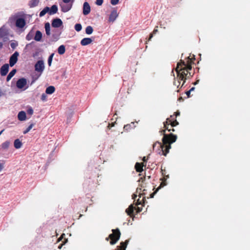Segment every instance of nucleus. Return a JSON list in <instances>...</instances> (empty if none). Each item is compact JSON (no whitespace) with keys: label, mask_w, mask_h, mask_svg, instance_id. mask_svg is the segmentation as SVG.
<instances>
[{"label":"nucleus","mask_w":250,"mask_h":250,"mask_svg":"<svg viewBox=\"0 0 250 250\" xmlns=\"http://www.w3.org/2000/svg\"><path fill=\"white\" fill-rule=\"evenodd\" d=\"M63 2L64 3H68L70 2H71V3H72V2H73L74 0H62Z\"/></svg>","instance_id":"nucleus-45"},{"label":"nucleus","mask_w":250,"mask_h":250,"mask_svg":"<svg viewBox=\"0 0 250 250\" xmlns=\"http://www.w3.org/2000/svg\"><path fill=\"white\" fill-rule=\"evenodd\" d=\"M44 28L45 31H50V23L49 22H46L45 23Z\"/></svg>","instance_id":"nucleus-36"},{"label":"nucleus","mask_w":250,"mask_h":250,"mask_svg":"<svg viewBox=\"0 0 250 250\" xmlns=\"http://www.w3.org/2000/svg\"><path fill=\"white\" fill-rule=\"evenodd\" d=\"M96 4L97 5L100 6L102 5L103 3V0H96Z\"/></svg>","instance_id":"nucleus-41"},{"label":"nucleus","mask_w":250,"mask_h":250,"mask_svg":"<svg viewBox=\"0 0 250 250\" xmlns=\"http://www.w3.org/2000/svg\"><path fill=\"white\" fill-rule=\"evenodd\" d=\"M195 88L194 87H192L190 90L189 91H190V92L193 91L194 90Z\"/></svg>","instance_id":"nucleus-57"},{"label":"nucleus","mask_w":250,"mask_h":250,"mask_svg":"<svg viewBox=\"0 0 250 250\" xmlns=\"http://www.w3.org/2000/svg\"><path fill=\"white\" fill-rule=\"evenodd\" d=\"M18 119L21 121H23L26 120V116L24 111H20L18 115Z\"/></svg>","instance_id":"nucleus-15"},{"label":"nucleus","mask_w":250,"mask_h":250,"mask_svg":"<svg viewBox=\"0 0 250 250\" xmlns=\"http://www.w3.org/2000/svg\"><path fill=\"white\" fill-rule=\"evenodd\" d=\"M58 11V7L56 5H52L51 8H49L48 13L49 15H53L56 13Z\"/></svg>","instance_id":"nucleus-18"},{"label":"nucleus","mask_w":250,"mask_h":250,"mask_svg":"<svg viewBox=\"0 0 250 250\" xmlns=\"http://www.w3.org/2000/svg\"><path fill=\"white\" fill-rule=\"evenodd\" d=\"M52 37L54 39V41H57L59 39V37L55 35H53Z\"/></svg>","instance_id":"nucleus-46"},{"label":"nucleus","mask_w":250,"mask_h":250,"mask_svg":"<svg viewBox=\"0 0 250 250\" xmlns=\"http://www.w3.org/2000/svg\"><path fill=\"white\" fill-rule=\"evenodd\" d=\"M119 0H111L110 3L112 5H115L119 3Z\"/></svg>","instance_id":"nucleus-40"},{"label":"nucleus","mask_w":250,"mask_h":250,"mask_svg":"<svg viewBox=\"0 0 250 250\" xmlns=\"http://www.w3.org/2000/svg\"><path fill=\"white\" fill-rule=\"evenodd\" d=\"M144 165L143 163H136L135 166L136 170L138 172H141L143 170Z\"/></svg>","instance_id":"nucleus-17"},{"label":"nucleus","mask_w":250,"mask_h":250,"mask_svg":"<svg viewBox=\"0 0 250 250\" xmlns=\"http://www.w3.org/2000/svg\"><path fill=\"white\" fill-rule=\"evenodd\" d=\"M2 95V93L1 92V91L0 90V97Z\"/></svg>","instance_id":"nucleus-62"},{"label":"nucleus","mask_w":250,"mask_h":250,"mask_svg":"<svg viewBox=\"0 0 250 250\" xmlns=\"http://www.w3.org/2000/svg\"><path fill=\"white\" fill-rule=\"evenodd\" d=\"M128 242V240H126L125 242H121L120 245L118 246L115 250H125Z\"/></svg>","instance_id":"nucleus-10"},{"label":"nucleus","mask_w":250,"mask_h":250,"mask_svg":"<svg viewBox=\"0 0 250 250\" xmlns=\"http://www.w3.org/2000/svg\"><path fill=\"white\" fill-rule=\"evenodd\" d=\"M8 34L7 30L2 27L0 28V38H4Z\"/></svg>","instance_id":"nucleus-20"},{"label":"nucleus","mask_w":250,"mask_h":250,"mask_svg":"<svg viewBox=\"0 0 250 250\" xmlns=\"http://www.w3.org/2000/svg\"><path fill=\"white\" fill-rule=\"evenodd\" d=\"M134 123H131L130 124H127L124 126V129L125 131H129L132 128V125H133Z\"/></svg>","instance_id":"nucleus-29"},{"label":"nucleus","mask_w":250,"mask_h":250,"mask_svg":"<svg viewBox=\"0 0 250 250\" xmlns=\"http://www.w3.org/2000/svg\"><path fill=\"white\" fill-rule=\"evenodd\" d=\"M45 32L47 36H49L50 35V31H45Z\"/></svg>","instance_id":"nucleus-51"},{"label":"nucleus","mask_w":250,"mask_h":250,"mask_svg":"<svg viewBox=\"0 0 250 250\" xmlns=\"http://www.w3.org/2000/svg\"><path fill=\"white\" fill-rule=\"evenodd\" d=\"M195 59L194 55L192 57L190 56L187 58L186 61L181 60V62L177 64L175 71L177 74V77L179 80L183 81L181 87L184 85L186 80L192 76L189 71L192 69L191 64L194 63Z\"/></svg>","instance_id":"nucleus-2"},{"label":"nucleus","mask_w":250,"mask_h":250,"mask_svg":"<svg viewBox=\"0 0 250 250\" xmlns=\"http://www.w3.org/2000/svg\"><path fill=\"white\" fill-rule=\"evenodd\" d=\"M174 115H175L176 117H177L180 115V112L179 111H177L174 113Z\"/></svg>","instance_id":"nucleus-49"},{"label":"nucleus","mask_w":250,"mask_h":250,"mask_svg":"<svg viewBox=\"0 0 250 250\" xmlns=\"http://www.w3.org/2000/svg\"><path fill=\"white\" fill-rule=\"evenodd\" d=\"M42 38V32L38 30L36 32V34L34 37V40L37 42H40L41 41Z\"/></svg>","instance_id":"nucleus-19"},{"label":"nucleus","mask_w":250,"mask_h":250,"mask_svg":"<svg viewBox=\"0 0 250 250\" xmlns=\"http://www.w3.org/2000/svg\"><path fill=\"white\" fill-rule=\"evenodd\" d=\"M63 245V244H61L59 247H58V248L59 249H61L62 247V245Z\"/></svg>","instance_id":"nucleus-58"},{"label":"nucleus","mask_w":250,"mask_h":250,"mask_svg":"<svg viewBox=\"0 0 250 250\" xmlns=\"http://www.w3.org/2000/svg\"><path fill=\"white\" fill-rule=\"evenodd\" d=\"M143 161L145 162H146L147 161V159H146V157H144L143 159Z\"/></svg>","instance_id":"nucleus-56"},{"label":"nucleus","mask_w":250,"mask_h":250,"mask_svg":"<svg viewBox=\"0 0 250 250\" xmlns=\"http://www.w3.org/2000/svg\"><path fill=\"white\" fill-rule=\"evenodd\" d=\"M114 125V123H112V124H109V125H108V127L109 128H110V127H111L113 126Z\"/></svg>","instance_id":"nucleus-48"},{"label":"nucleus","mask_w":250,"mask_h":250,"mask_svg":"<svg viewBox=\"0 0 250 250\" xmlns=\"http://www.w3.org/2000/svg\"><path fill=\"white\" fill-rule=\"evenodd\" d=\"M112 233L110 234L105 240L108 241L110 240L109 243L111 245H115L120 238L121 233L118 228L112 229Z\"/></svg>","instance_id":"nucleus-3"},{"label":"nucleus","mask_w":250,"mask_h":250,"mask_svg":"<svg viewBox=\"0 0 250 250\" xmlns=\"http://www.w3.org/2000/svg\"><path fill=\"white\" fill-rule=\"evenodd\" d=\"M54 53H52V54H51L48 59V65L49 66H50L51 65V63H52V60H53V57L54 56Z\"/></svg>","instance_id":"nucleus-32"},{"label":"nucleus","mask_w":250,"mask_h":250,"mask_svg":"<svg viewBox=\"0 0 250 250\" xmlns=\"http://www.w3.org/2000/svg\"><path fill=\"white\" fill-rule=\"evenodd\" d=\"M27 113L30 115H32L33 114V109L31 107H30L27 109Z\"/></svg>","instance_id":"nucleus-38"},{"label":"nucleus","mask_w":250,"mask_h":250,"mask_svg":"<svg viewBox=\"0 0 250 250\" xmlns=\"http://www.w3.org/2000/svg\"><path fill=\"white\" fill-rule=\"evenodd\" d=\"M141 187H142V188H145V187H144V186H142V185L141 186Z\"/></svg>","instance_id":"nucleus-63"},{"label":"nucleus","mask_w":250,"mask_h":250,"mask_svg":"<svg viewBox=\"0 0 250 250\" xmlns=\"http://www.w3.org/2000/svg\"><path fill=\"white\" fill-rule=\"evenodd\" d=\"M169 129H174V128H173V127H171V125H169Z\"/></svg>","instance_id":"nucleus-61"},{"label":"nucleus","mask_w":250,"mask_h":250,"mask_svg":"<svg viewBox=\"0 0 250 250\" xmlns=\"http://www.w3.org/2000/svg\"><path fill=\"white\" fill-rule=\"evenodd\" d=\"M40 0H31L29 2V6L30 8H33L37 6L39 3Z\"/></svg>","instance_id":"nucleus-22"},{"label":"nucleus","mask_w":250,"mask_h":250,"mask_svg":"<svg viewBox=\"0 0 250 250\" xmlns=\"http://www.w3.org/2000/svg\"><path fill=\"white\" fill-rule=\"evenodd\" d=\"M32 36L30 35V33H29L26 35V39L28 41H30L32 39Z\"/></svg>","instance_id":"nucleus-42"},{"label":"nucleus","mask_w":250,"mask_h":250,"mask_svg":"<svg viewBox=\"0 0 250 250\" xmlns=\"http://www.w3.org/2000/svg\"><path fill=\"white\" fill-rule=\"evenodd\" d=\"M190 91L188 90V91L186 92V94L188 96V97H190Z\"/></svg>","instance_id":"nucleus-47"},{"label":"nucleus","mask_w":250,"mask_h":250,"mask_svg":"<svg viewBox=\"0 0 250 250\" xmlns=\"http://www.w3.org/2000/svg\"><path fill=\"white\" fill-rule=\"evenodd\" d=\"M27 84V81L25 78L19 79L16 83L17 87L18 88L21 89L24 87Z\"/></svg>","instance_id":"nucleus-7"},{"label":"nucleus","mask_w":250,"mask_h":250,"mask_svg":"<svg viewBox=\"0 0 250 250\" xmlns=\"http://www.w3.org/2000/svg\"><path fill=\"white\" fill-rule=\"evenodd\" d=\"M145 200H146L145 197H143V198L142 201H140V199H138L137 200V201L136 203V205L138 206L139 205H142V201H143V204H144Z\"/></svg>","instance_id":"nucleus-34"},{"label":"nucleus","mask_w":250,"mask_h":250,"mask_svg":"<svg viewBox=\"0 0 250 250\" xmlns=\"http://www.w3.org/2000/svg\"><path fill=\"white\" fill-rule=\"evenodd\" d=\"M22 145L21 142L19 139H17L14 141V146L16 149L20 148Z\"/></svg>","instance_id":"nucleus-21"},{"label":"nucleus","mask_w":250,"mask_h":250,"mask_svg":"<svg viewBox=\"0 0 250 250\" xmlns=\"http://www.w3.org/2000/svg\"><path fill=\"white\" fill-rule=\"evenodd\" d=\"M3 47V43L2 42H0V49H1Z\"/></svg>","instance_id":"nucleus-54"},{"label":"nucleus","mask_w":250,"mask_h":250,"mask_svg":"<svg viewBox=\"0 0 250 250\" xmlns=\"http://www.w3.org/2000/svg\"><path fill=\"white\" fill-rule=\"evenodd\" d=\"M41 100L43 101L46 100V95L45 94H42L41 96Z\"/></svg>","instance_id":"nucleus-43"},{"label":"nucleus","mask_w":250,"mask_h":250,"mask_svg":"<svg viewBox=\"0 0 250 250\" xmlns=\"http://www.w3.org/2000/svg\"><path fill=\"white\" fill-rule=\"evenodd\" d=\"M199 82V80H197L195 83H194V84H196L198 83Z\"/></svg>","instance_id":"nucleus-59"},{"label":"nucleus","mask_w":250,"mask_h":250,"mask_svg":"<svg viewBox=\"0 0 250 250\" xmlns=\"http://www.w3.org/2000/svg\"><path fill=\"white\" fill-rule=\"evenodd\" d=\"M44 62L42 60H39L35 64V70L39 74L36 77V80H37L39 77L42 75L44 69Z\"/></svg>","instance_id":"nucleus-4"},{"label":"nucleus","mask_w":250,"mask_h":250,"mask_svg":"<svg viewBox=\"0 0 250 250\" xmlns=\"http://www.w3.org/2000/svg\"><path fill=\"white\" fill-rule=\"evenodd\" d=\"M137 196V195L134 194L132 196V198L134 199V200H135V198H136Z\"/></svg>","instance_id":"nucleus-53"},{"label":"nucleus","mask_w":250,"mask_h":250,"mask_svg":"<svg viewBox=\"0 0 250 250\" xmlns=\"http://www.w3.org/2000/svg\"><path fill=\"white\" fill-rule=\"evenodd\" d=\"M90 6L87 2H84L83 5V13L84 15H87L90 12Z\"/></svg>","instance_id":"nucleus-8"},{"label":"nucleus","mask_w":250,"mask_h":250,"mask_svg":"<svg viewBox=\"0 0 250 250\" xmlns=\"http://www.w3.org/2000/svg\"><path fill=\"white\" fill-rule=\"evenodd\" d=\"M9 70V64L7 63H6L4 65H3L0 70V75L1 76H5Z\"/></svg>","instance_id":"nucleus-9"},{"label":"nucleus","mask_w":250,"mask_h":250,"mask_svg":"<svg viewBox=\"0 0 250 250\" xmlns=\"http://www.w3.org/2000/svg\"><path fill=\"white\" fill-rule=\"evenodd\" d=\"M19 54L17 51H16L10 58L9 65L11 67L13 66L18 61V57Z\"/></svg>","instance_id":"nucleus-6"},{"label":"nucleus","mask_w":250,"mask_h":250,"mask_svg":"<svg viewBox=\"0 0 250 250\" xmlns=\"http://www.w3.org/2000/svg\"><path fill=\"white\" fill-rule=\"evenodd\" d=\"M72 3L64 5H61L62 7V10L63 12H68L69 10H70L72 7Z\"/></svg>","instance_id":"nucleus-16"},{"label":"nucleus","mask_w":250,"mask_h":250,"mask_svg":"<svg viewBox=\"0 0 250 250\" xmlns=\"http://www.w3.org/2000/svg\"><path fill=\"white\" fill-rule=\"evenodd\" d=\"M162 183L161 184L160 186H159V188H158L156 190L153 192L152 193H151L150 195V198H153L154 197V195L155 194V193L157 192V191L159 190V188H161V187L162 186Z\"/></svg>","instance_id":"nucleus-39"},{"label":"nucleus","mask_w":250,"mask_h":250,"mask_svg":"<svg viewBox=\"0 0 250 250\" xmlns=\"http://www.w3.org/2000/svg\"><path fill=\"white\" fill-rule=\"evenodd\" d=\"M174 115H171L169 118H167L165 122H164V127L165 129L160 131L161 134L163 135L162 139L163 143H161L157 142L153 145V149L157 146L158 148H160L159 153L166 156L169 152V150L171 148V144L175 142L177 138L176 135L170 133L168 134H165L166 130L168 131H174V129H169V126L171 125V127H173L179 124L176 119L173 118Z\"/></svg>","instance_id":"nucleus-1"},{"label":"nucleus","mask_w":250,"mask_h":250,"mask_svg":"<svg viewBox=\"0 0 250 250\" xmlns=\"http://www.w3.org/2000/svg\"><path fill=\"white\" fill-rule=\"evenodd\" d=\"M162 174L164 176V178L166 180L167 178H169L168 175H166V170H163L162 169Z\"/></svg>","instance_id":"nucleus-37"},{"label":"nucleus","mask_w":250,"mask_h":250,"mask_svg":"<svg viewBox=\"0 0 250 250\" xmlns=\"http://www.w3.org/2000/svg\"><path fill=\"white\" fill-rule=\"evenodd\" d=\"M92 42V40L90 38H85L81 41V44L83 46H85L90 44Z\"/></svg>","instance_id":"nucleus-13"},{"label":"nucleus","mask_w":250,"mask_h":250,"mask_svg":"<svg viewBox=\"0 0 250 250\" xmlns=\"http://www.w3.org/2000/svg\"><path fill=\"white\" fill-rule=\"evenodd\" d=\"M62 20L58 18L54 19L52 22V26L53 27H56V28L60 27V26H61L62 25Z\"/></svg>","instance_id":"nucleus-11"},{"label":"nucleus","mask_w":250,"mask_h":250,"mask_svg":"<svg viewBox=\"0 0 250 250\" xmlns=\"http://www.w3.org/2000/svg\"><path fill=\"white\" fill-rule=\"evenodd\" d=\"M16 69H13L8 75L6 78V81L8 82L15 74L16 73Z\"/></svg>","instance_id":"nucleus-26"},{"label":"nucleus","mask_w":250,"mask_h":250,"mask_svg":"<svg viewBox=\"0 0 250 250\" xmlns=\"http://www.w3.org/2000/svg\"><path fill=\"white\" fill-rule=\"evenodd\" d=\"M146 189H144L143 192L142 194L146 195Z\"/></svg>","instance_id":"nucleus-55"},{"label":"nucleus","mask_w":250,"mask_h":250,"mask_svg":"<svg viewBox=\"0 0 250 250\" xmlns=\"http://www.w3.org/2000/svg\"><path fill=\"white\" fill-rule=\"evenodd\" d=\"M135 209L136 210L137 213H139L141 211H142V207H137V208H135Z\"/></svg>","instance_id":"nucleus-44"},{"label":"nucleus","mask_w":250,"mask_h":250,"mask_svg":"<svg viewBox=\"0 0 250 250\" xmlns=\"http://www.w3.org/2000/svg\"><path fill=\"white\" fill-rule=\"evenodd\" d=\"M55 88L53 86H49L46 88L45 93L47 94H52L55 92Z\"/></svg>","instance_id":"nucleus-24"},{"label":"nucleus","mask_w":250,"mask_h":250,"mask_svg":"<svg viewBox=\"0 0 250 250\" xmlns=\"http://www.w3.org/2000/svg\"><path fill=\"white\" fill-rule=\"evenodd\" d=\"M4 129L2 130L1 131H0V135L2 134V133L4 131Z\"/></svg>","instance_id":"nucleus-60"},{"label":"nucleus","mask_w":250,"mask_h":250,"mask_svg":"<svg viewBox=\"0 0 250 250\" xmlns=\"http://www.w3.org/2000/svg\"><path fill=\"white\" fill-rule=\"evenodd\" d=\"M18 45V43L17 42H13L10 43V46L13 49H15Z\"/></svg>","instance_id":"nucleus-33"},{"label":"nucleus","mask_w":250,"mask_h":250,"mask_svg":"<svg viewBox=\"0 0 250 250\" xmlns=\"http://www.w3.org/2000/svg\"><path fill=\"white\" fill-rule=\"evenodd\" d=\"M3 167L2 164L0 163V171L2 169Z\"/></svg>","instance_id":"nucleus-52"},{"label":"nucleus","mask_w":250,"mask_h":250,"mask_svg":"<svg viewBox=\"0 0 250 250\" xmlns=\"http://www.w3.org/2000/svg\"><path fill=\"white\" fill-rule=\"evenodd\" d=\"M16 26L20 29H22L26 25V21L23 18H16L15 21Z\"/></svg>","instance_id":"nucleus-5"},{"label":"nucleus","mask_w":250,"mask_h":250,"mask_svg":"<svg viewBox=\"0 0 250 250\" xmlns=\"http://www.w3.org/2000/svg\"><path fill=\"white\" fill-rule=\"evenodd\" d=\"M65 47L64 45H60L58 48V52L60 55H62L65 53Z\"/></svg>","instance_id":"nucleus-25"},{"label":"nucleus","mask_w":250,"mask_h":250,"mask_svg":"<svg viewBox=\"0 0 250 250\" xmlns=\"http://www.w3.org/2000/svg\"><path fill=\"white\" fill-rule=\"evenodd\" d=\"M178 84H177V83H176V82H174V84L175 85H177V87H179V84L180 83V82L179 81L178 82Z\"/></svg>","instance_id":"nucleus-50"},{"label":"nucleus","mask_w":250,"mask_h":250,"mask_svg":"<svg viewBox=\"0 0 250 250\" xmlns=\"http://www.w3.org/2000/svg\"><path fill=\"white\" fill-rule=\"evenodd\" d=\"M33 79H35L34 81H35V80H36V78H35V77H33Z\"/></svg>","instance_id":"nucleus-64"},{"label":"nucleus","mask_w":250,"mask_h":250,"mask_svg":"<svg viewBox=\"0 0 250 250\" xmlns=\"http://www.w3.org/2000/svg\"><path fill=\"white\" fill-rule=\"evenodd\" d=\"M93 31V29L92 26H88L85 28V33L88 35L91 34Z\"/></svg>","instance_id":"nucleus-28"},{"label":"nucleus","mask_w":250,"mask_h":250,"mask_svg":"<svg viewBox=\"0 0 250 250\" xmlns=\"http://www.w3.org/2000/svg\"><path fill=\"white\" fill-rule=\"evenodd\" d=\"M135 208L133 205H130L129 207L126 209L125 212L127 215H129L130 217L133 216V212Z\"/></svg>","instance_id":"nucleus-14"},{"label":"nucleus","mask_w":250,"mask_h":250,"mask_svg":"<svg viewBox=\"0 0 250 250\" xmlns=\"http://www.w3.org/2000/svg\"><path fill=\"white\" fill-rule=\"evenodd\" d=\"M118 16V14L117 10H113L111 12V13L109 15V21H112V22L114 21Z\"/></svg>","instance_id":"nucleus-12"},{"label":"nucleus","mask_w":250,"mask_h":250,"mask_svg":"<svg viewBox=\"0 0 250 250\" xmlns=\"http://www.w3.org/2000/svg\"><path fill=\"white\" fill-rule=\"evenodd\" d=\"M158 32V29L156 28L154 29L153 32L151 33L149 35V38L148 39V41H150L151 39L153 37V34H155Z\"/></svg>","instance_id":"nucleus-35"},{"label":"nucleus","mask_w":250,"mask_h":250,"mask_svg":"<svg viewBox=\"0 0 250 250\" xmlns=\"http://www.w3.org/2000/svg\"><path fill=\"white\" fill-rule=\"evenodd\" d=\"M10 145V142L8 141H6L3 143L0 146V148H2L3 150H6L7 149L9 146Z\"/></svg>","instance_id":"nucleus-23"},{"label":"nucleus","mask_w":250,"mask_h":250,"mask_svg":"<svg viewBox=\"0 0 250 250\" xmlns=\"http://www.w3.org/2000/svg\"><path fill=\"white\" fill-rule=\"evenodd\" d=\"M74 28L77 31L79 32L82 30V26L80 23H77L75 25Z\"/></svg>","instance_id":"nucleus-31"},{"label":"nucleus","mask_w":250,"mask_h":250,"mask_svg":"<svg viewBox=\"0 0 250 250\" xmlns=\"http://www.w3.org/2000/svg\"><path fill=\"white\" fill-rule=\"evenodd\" d=\"M34 125L35 124L34 123H31L28 126V127L24 131H23V133L24 134L27 133L32 128V127L34 126Z\"/></svg>","instance_id":"nucleus-30"},{"label":"nucleus","mask_w":250,"mask_h":250,"mask_svg":"<svg viewBox=\"0 0 250 250\" xmlns=\"http://www.w3.org/2000/svg\"><path fill=\"white\" fill-rule=\"evenodd\" d=\"M49 11V7H45L40 13V17H42L44 15H45V14L46 13H48Z\"/></svg>","instance_id":"nucleus-27"}]
</instances>
